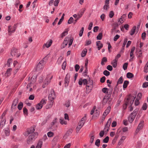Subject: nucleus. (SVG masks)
Listing matches in <instances>:
<instances>
[{
	"mask_svg": "<svg viewBox=\"0 0 148 148\" xmlns=\"http://www.w3.org/2000/svg\"><path fill=\"white\" fill-rule=\"evenodd\" d=\"M34 131L35 129L33 127H31L27 130V133L29 136L27 139V142L29 145L31 144L32 143L38 135V134L36 132H34Z\"/></svg>",
	"mask_w": 148,
	"mask_h": 148,
	"instance_id": "1",
	"label": "nucleus"
},
{
	"mask_svg": "<svg viewBox=\"0 0 148 148\" xmlns=\"http://www.w3.org/2000/svg\"><path fill=\"white\" fill-rule=\"evenodd\" d=\"M135 97L134 96H132L129 95L127 99L125 101V104L126 107L125 109L127 108V105L132 106L133 104Z\"/></svg>",
	"mask_w": 148,
	"mask_h": 148,
	"instance_id": "2",
	"label": "nucleus"
},
{
	"mask_svg": "<svg viewBox=\"0 0 148 148\" xmlns=\"http://www.w3.org/2000/svg\"><path fill=\"white\" fill-rule=\"evenodd\" d=\"M86 119V114H85L84 116L83 117L81 120L79 122L78 125L76 127V131H79L81 128L84 125L85 121Z\"/></svg>",
	"mask_w": 148,
	"mask_h": 148,
	"instance_id": "3",
	"label": "nucleus"
},
{
	"mask_svg": "<svg viewBox=\"0 0 148 148\" xmlns=\"http://www.w3.org/2000/svg\"><path fill=\"white\" fill-rule=\"evenodd\" d=\"M52 77L53 75L51 74H49L47 75L42 85V87L43 88H45L48 85V84L50 82Z\"/></svg>",
	"mask_w": 148,
	"mask_h": 148,
	"instance_id": "4",
	"label": "nucleus"
},
{
	"mask_svg": "<svg viewBox=\"0 0 148 148\" xmlns=\"http://www.w3.org/2000/svg\"><path fill=\"white\" fill-rule=\"evenodd\" d=\"M138 111V110L136 109L130 115L128 118V121L130 123H132L134 121Z\"/></svg>",
	"mask_w": 148,
	"mask_h": 148,
	"instance_id": "5",
	"label": "nucleus"
},
{
	"mask_svg": "<svg viewBox=\"0 0 148 148\" xmlns=\"http://www.w3.org/2000/svg\"><path fill=\"white\" fill-rule=\"evenodd\" d=\"M46 58V57H45L42 60L40 61L38 64L36 68V70L37 71H38L42 69L45 63V60Z\"/></svg>",
	"mask_w": 148,
	"mask_h": 148,
	"instance_id": "6",
	"label": "nucleus"
},
{
	"mask_svg": "<svg viewBox=\"0 0 148 148\" xmlns=\"http://www.w3.org/2000/svg\"><path fill=\"white\" fill-rule=\"evenodd\" d=\"M11 56L13 57H18L21 54L18 52L17 49L16 48H13L11 51Z\"/></svg>",
	"mask_w": 148,
	"mask_h": 148,
	"instance_id": "7",
	"label": "nucleus"
},
{
	"mask_svg": "<svg viewBox=\"0 0 148 148\" xmlns=\"http://www.w3.org/2000/svg\"><path fill=\"white\" fill-rule=\"evenodd\" d=\"M112 120L110 118L109 119L104 129V130L106 132H107L109 130V127L110 125Z\"/></svg>",
	"mask_w": 148,
	"mask_h": 148,
	"instance_id": "8",
	"label": "nucleus"
},
{
	"mask_svg": "<svg viewBox=\"0 0 148 148\" xmlns=\"http://www.w3.org/2000/svg\"><path fill=\"white\" fill-rule=\"evenodd\" d=\"M70 75L69 73H67L64 78L65 86L66 87L68 86L70 81Z\"/></svg>",
	"mask_w": 148,
	"mask_h": 148,
	"instance_id": "9",
	"label": "nucleus"
},
{
	"mask_svg": "<svg viewBox=\"0 0 148 148\" xmlns=\"http://www.w3.org/2000/svg\"><path fill=\"white\" fill-rule=\"evenodd\" d=\"M55 98V93L54 91L53 90L51 91L49 96L48 98L50 101H53V100Z\"/></svg>",
	"mask_w": 148,
	"mask_h": 148,
	"instance_id": "10",
	"label": "nucleus"
},
{
	"mask_svg": "<svg viewBox=\"0 0 148 148\" xmlns=\"http://www.w3.org/2000/svg\"><path fill=\"white\" fill-rule=\"evenodd\" d=\"M16 24H14L12 28H11V26L8 27V32L9 33L11 34L12 33H14L15 31L16 28Z\"/></svg>",
	"mask_w": 148,
	"mask_h": 148,
	"instance_id": "11",
	"label": "nucleus"
},
{
	"mask_svg": "<svg viewBox=\"0 0 148 148\" xmlns=\"http://www.w3.org/2000/svg\"><path fill=\"white\" fill-rule=\"evenodd\" d=\"M85 8H83L82 9L80 10L77 14V19H79L82 16L83 14H84L85 11Z\"/></svg>",
	"mask_w": 148,
	"mask_h": 148,
	"instance_id": "12",
	"label": "nucleus"
},
{
	"mask_svg": "<svg viewBox=\"0 0 148 148\" xmlns=\"http://www.w3.org/2000/svg\"><path fill=\"white\" fill-rule=\"evenodd\" d=\"M18 103V98H15L13 101L12 104V108H15L16 107V106Z\"/></svg>",
	"mask_w": 148,
	"mask_h": 148,
	"instance_id": "13",
	"label": "nucleus"
},
{
	"mask_svg": "<svg viewBox=\"0 0 148 148\" xmlns=\"http://www.w3.org/2000/svg\"><path fill=\"white\" fill-rule=\"evenodd\" d=\"M52 40H50L47 42L46 44H44L43 46V48H44L45 47H46L47 48H48L50 47L52 43Z\"/></svg>",
	"mask_w": 148,
	"mask_h": 148,
	"instance_id": "14",
	"label": "nucleus"
},
{
	"mask_svg": "<svg viewBox=\"0 0 148 148\" xmlns=\"http://www.w3.org/2000/svg\"><path fill=\"white\" fill-rule=\"evenodd\" d=\"M96 45L97 46L98 49L100 50L103 47V44L100 41L96 42Z\"/></svg>",
	"mask_w": 148,
	"mask_h": 148,
	"instance_id": "15",
	"label": "nucleus"
},
{
	"mask_svg": "<svg viewBox=\"0 0 148 148\" xmlns=\"http://www.w3.org/2000/svg\"><path fill=\"white\" fill-rule=\"evenodd\" d=\"M90 139L89 140L90 142L91 143H93L94 138L95 135L94 133H91L90 135Z\"/></svg>",
	"mask_w": 148,
	"mask_h": 148,
	"instance_id": "16",
	"label": "nucleus"
},
{
	"mask_svg": "<svg viewBox=\"0 0 148 148\" xmlns=\"http://www.w3.org/2000/svg\"><path fill=\"white\" fill-rule=\"evenodd\" d=\"M110 107L108 106L106 108L104 112L103 113V116H106L110 112Z\"/></svg>",
	"mask_w": 148,
	"mask_h": 148,
	"instance_id": "17",
	"label": "nucleus"
},
{
	"mask_svg": "<svg viewBox=\"0 0 148 148\" xmlns=\"http://www.w3.org/2000/svg\"><path fill=\"white\" fill-rule=\"evenodd\" d=\"M6 119H1L0 123V128H2L5 124Z\"/></svg>",
	"mask_w": 148,
	"mask_h": 148,
	"instance_id": "18",
	"label": "nucleus"
},
{
	"mask_svg": "<svg viewBox=\"0 0 148 148\" xmlns=\"http://www.w3.org/2000/svg\"><path fill=\"white\" fill-rule=\"evenodd\" d=\"M72 130L71 129H69L68 130L66 133V134L64 136V137H66V138L68 136L71 135L72 133Z\"/></svg>",
	"mask_w": 148,
	"mask_h": 148,
	"instance_id": "19",
	"label": "nucleus"
},
{
	"mask_svg": "<svg viewBox=\"0 0 148 148\" xmlns=\"http://www.w3.org/2000/svg\"><path fill=\"white\" fill-rule=\"evenodd\" d=\"M53 101H50L48 103L46 106L45 108L46 109H48L51 108L53 105Z\"/></svg>",
	"mask_w": 148,
	"mask_h": 148,
	"instance_id": "20",
	"label": "nucleus"
},
{
	"mask_svg": "<svg viewBox=\"0 0 148 148\" xmlns=\"http://www.w3.org/2000/svg\"><path fill=\"white\" fill-rule=\"evenodd\" d=\"M68 30L67 29H66L65 31L64 32L60 35L61 37L62 38H63L64 36H65L66 35H67L68 33Z\"/></svg>",
	"mask_w": 148,
	"mask_h": 148,
	"instance_id": "21",
	"label": "nucleus"
},
{
	"mask_svg": "<svg viewBox=\"0 0 148 148\" xmlns=\"http://www.w3.org/2000/svg\"><path fill=\"white\" fill-rule=\"evenodd\" d=\"M136 29V27L135 26H134L131 29L130 32V34L132 36L134 34L135 32Z\"/></svg>",
	"mask_w": 148,
	"mask_h": 148,
	"instance_id": "22",
	"label": "nucleus"
},
{
	"mask_svg": "<svg viewBox=\"0 0 148 148\" xmlns=\"http://www.w3.org/2000/svg\"><path fill=\"white\" fill-rule=\"evenodd\" d=\"M117 61L114 60L111 62V64L113 66L114 68H116L117 66Z\"/></svg>",
	"mask_w": 148,
	"mask_h": 148,
	"instance_id": "23",
	"label": "nucleus"
},
{
	"mask_svg": "<svg viewBox=\"0 0 148 148\" xmlns=\"http://www.w3.org/2000/svg\"><path fill=\"white\" fill-rule=\"evenodd\" d=\"M69 38L68 37H66L64 38L63 43L65 45L67 46L68 43V41H69Z\"/></svg>",
	"mask_w": 148,
	"mask_h": 148,
	"instance_id": "24",
	"label": "nucleus"
},
{
	"mask_svg": "<svg viewBox=\"0 0 148 148\" xmlns=\"http://www.w3.org/2000/svg\"><path fill=\"white\" fill-rule=\"evenodd\" d=\"M42 145V141L40 140L38 143L36 148H41Z\"/></svg>",
	"mask_w": 148,
	"mask_h": 148,
	"instance_id": "25",
	"label": "nucleus"
},
{
	"mask_svg": "<svg viewBox=\"0 0 148 148\" xmlns=\"http://www.w3.org/2000/svg\"><path fill=\"white\" fill-rule=\"evenodd\" d=\"M60 122L61 124L62 125H66L67 124L66 121H65V120L63 118H61L60 119Z\"/></svg>",
	"mask_w": 148,
	"mask_h": 148,
	"instance_id": "26",
	"label": "nucleus"
},
{
	"mask_svg": "<svg viewBox=\"0 0 148 148\" xmlns=\"http://www.w3.org/2000/svg\"><path fill=\"white\" fill-rule=\"evenodd\" d=\"M92 87H90L89 85L86 86V92L87 93H89L91 91Z\"/></svg>",
	"mask_w": 148,
	"mask_h": 148,
	"instance_id": "27",
	"label": "nucleus"
},
{
	"mask_svg": "<svg viewBox=\"0 0 148 148\" xmlns=\"http://www.w3.org/2000/svg\"><path fill=\"white\" fill-rule=\"evenodd\" d=\"M126 138V137L125 136H123L121 137V138L120 139V140L119 141L118 143V144L119 145H120L122 144L123 142L124 141V140Z\"/></svg>",
	"mask_w": 148,
	"mask_h": 148,
	"instance_id": "28",
	"label": "nucleus"
},
{
	"mask_svg": "<svg viewBox=\"0 0 148 148\" xmlns=\"http://www.w3.org/2000/svg\"><path fill=\"white\" fill-rule=\"evenodd\" d=\"M129 83V82L128 81L125 80L124 81L123 85V88H127Z\"/></svg>",
	"mask_w": 148,
	"mask_h": 148,
	"instance_id": "29",
	"label": "nucleus"
},
{
	"mask_svg": "<svg viewBox=\"0 0 148 148\" xmlns=\"http://www.w3.org/2000/svg\"><path fill=\"white\" fill-rule=\"evenodd\" d=\"M47 102V100L44 99H41L39 103L42 105V106L43 105L46 104Z\"/></svg>",
	"mask_w": 148,
	"mask_h": 148,
	"instance_id": "30",
	"label": "nucleus"
},
{
	"mask_svg": "<svg viewBox=\"0 0 148 148\" xmlns=\"http://www.w3.org/2000/svg\"><path fill=\"white\" fill-rule=\"evenodd\" d=\"M87 52V49H84L81 53V56L83 57H84L86 56Z\"/></svg>",
	"mask_w": 148,
	"mask_h": 148,
	"instance_id": "31",
	"label": "nucleus"
},
{
	"mask_svg": "<svg viewBox=\"0 0 148 148\" xmlns=\"http://www.w3.org/2000/svg\"><path fill=\"white\" fill-rule=\"evenodd\" d=\"M143 121H141L138 125L137 128H138L140 130L142 128L143 126Z\"/></svg>",
	"mask_w": 148,
	"mask_h": 148,
	"instance_id": "32",
	"label": "nucleus"
},
{
	"mask_svg": "<svg viewBox=\"0 0 148 148\" xmlns=\"http://www.w3.org/2000/svg\"><path fill=\"white\" fill-rule=\"evenodd\" d=\"M107 58L106 57H104L101 60V64L102 65H103L104 64V62H107Z\"/></svg>",
	"mask_w": 148,
	"mask_h": 148,
	"instance_id": "33",
	"label": "nucleus"
},
{
	"mask_svg": "<svg viewBox=\"0 0 148 148\" xmlns=\"http://www.w3.org/2000/svg\"><path fill=\"white\" fill-rule=\"evenodd\" d=\"M23 103L21 102H20L18 106V108L19 110H21L22 109L23 107Z\"/></svg>",
	"mask_w": 148,
	"mask_h": 148,
	"instance_id": "34",
	"label": "nucleus"
},
{
	"mask_svg": "<svg viewBox=\"0 0 148 148\" xmlns=\"http://www.w3.org/2000/svg\"><path fill=\"white\" fill-rule=\"evenodd\" d=\"M126 76L128 78H131L133 77L134 75L133 74L129 72L127 73Z\"/></svg>",
	"mask_w": 148,
	"mask_h": 148,
	"instance_id": "35",
	"label": "nucleus"
},
{
	"mask_svg": "<svg viewBox=\"0 0 148 148\" xmlns=\"http://www.w3.org/2000/svg\"><path fill=\"white\" fill-rule=\"evenodd\" d=\"M123 77L122 76H121L120 77L119 79L117 82V85H118V84H121L123 83Z\"/></svg>",
	"mask_w": 148,
	"mask_h": 148,
	"instance_id": "36",
	"label": "nucleus"
},
{
	"mask_svg": "<svg viewBox=\"0 0 148 148\" xmlns=\"http://www.w3.org/2000/svg\"><path fill=\"white\" fill-rule=\"evenodd\" d=\"M7 112V111H6V110L3 113V114H2V115L1 116V119L3 120L4 119H5V118L4 117V116L6 114Z\"/></svg>",
	"mask_w": 148,
	"mask_h": 148,
	"instance_id": "37",
	"label": "nucleus"
},
{
	"mask_svg": "<svg viewBox=\"0 0 148 148\" xmlns=\"http://www.w3.org/2000/svg\"><path fill=\"white\" fill-rule=\"evenodd\" d=\"M100 143V140L99 139H97L95 142V145L99 147Z\"/></svg>",
	"mask_w": 148,
	"mask_h": 148,
	"instance_id": "38",
	"label": "nucleus"
},
{
	"mask_svg": "<svg viewBox=\"0 0 148 148\" xmlns=\"http://www.w3.org/2000/svg\"><path fill=\"white\" fill-rule=\"evenodd\" d=\"M102 37V34L101 33H99L97 37V40H101Z\"/></svg>",
	"mask_w": 148,
	"mask_h": 148,
	"instance_id": "39",
	"label": "nucleus"
},
{
	"mask_svg": "<svg viewBox=\"0 0 148 148\" xmlns=\"http://www.w3.org/2000/svg\"><path fill=\"white\" fill-rule=\"evenodd\" d=\"M42 105L39 103L36 105V108L37 110H39L41 109L42 108Z\"/></svg>",
	"mask_w": 148,
	"mask_h": 148,
	"instance_id": "40",
	"label": "nucleus"
},
{
	"mask_svg": "<svg viewBox=\"0 0 148 148\" xmlns=\"http://www.w3.org/2000/svg\"><path fill=\"white\" fill-rule=\"evenodd\" d=\"M47 135L48 137H51L53 136L54 134L53 132L50 131L47 133Z\"/></svg>",
	"mask_w": 148,
	"mask_h": 148,
	"instance_id": "41",
	"label": "nucleus"
},
{
	"mask_svg": "<svg viewBox=\"0 0 148 148\" xmlns=\"http://www.w3.org/2000/svg\"><path fill=\"white\" fill-rule=\"evenodd\" d=\"M10 133V130L9 128H7L5 130V134L6 136H8L9 135Z\"/></svg>",
	"mask_w": 148,
	"mask_h": 148,
	"instance_id": "42",
	"label": "nucleus"
},
{
	"mask_svg": "<svg viewBox=\"0 0 148 148\" xmlns=\"http://www.w3.org/2000/svg\"><path fill=\"white\" fill-rule=\"evenodd\" d=\"M109 140V137L108 136H106L103 140V142L104 143H108V142Z\"/></svg>",
	"mask_w": 148,
	"mask_h": 148,
	"instance_id": "43",
	"label": "nucleus"
},
{
	"mask_svg": "<svg viewBox=\"0 0 148 148\" xmlns=\"http://www.w3.org/2000/svg\"><path fill=\"white\" fill-rule=\"evenodd\" d=\"M118 25L117 23H114L113 24V28L112 29V32H113L114 30L118 27Z\"/></svg>",
	"mask_w": 148,
	"mask_h": 148,
	"instance_id": "44",
	"label": "nucleus"
},
{
	"mask_svg": "<svg viewBox=\"0 0 148 148\" xmlns=\"http://www.w3.org/2000/svg\"><path fill=\"white\" fill-rule=\"evenodd\" d=\"M73 40V38H71L70 39L69 38V47H70L72 44Z\"/></svg>",
	"mask_w": 148,
	"mask_h": 148,
	"instance_id": "45",
	"label": "nucleus"
},
{
	"mask_svg": "<svg viewBox=\"0 0 148 148\" xmlns=\"http://www.w3.org/2000/svg\"><path fill=\"white\" fill-rule=\"evenodd\" d=\"M127 38H125L124 39V42L123 44V49L124 50L125 49V47L126 45V44L127 43Z\"/></svg>",
	"mask_w": 148,
	"mask_h": 148,
	"instance_id": "46",
	"label": "nucleus"
},
{
	"mask_svg": "<svg viewBox=\"0 0 148 148\" xmlns=\"http://www.w3.org/2000/svg\"><path fill=\"white\" fill-rule=\"evenodd\" d=\"M103 73L106 76H108L110 74V72L107 70L104 71L103 72Z\"/></svg>",
	"mask_w": 148,
	"mask_h": 148,
	"instance_id": "47",
	"label": "nucleus"
},
{
	"mask_svg": "<svg viewBox=\"0 0 148 148\" xmlns=\"http://www.w3.org/2000/svg\"><path fill=\"white\" fill-rule=\"evenodd\" d=\"M128 63H125L123 65V68L124 70H125L127 68Z\"/></svg>",
	"mask_w": 148,
	"mask_h": 148,
	"instance_id": "48",
	"label": "nucleus"
},
{
	"mask_svg": "<svg viewBox=\"0 0 148 148\" xmlns=\"http://www.w3.org/2000/svg\"><path fill=\"white\" fill-rule=\"evenodd\" d=\"M108 89L106 88H102V91L105 93H108Z\"/></svg>",
	"mask_w": 148,
	"mask_h": 148,
	"instance_id": "49",
	"label": "nucleus"
},
{
	"mask_svg": "<svg viewBox=\"0 0 148 148\" xmlns=\"http://www.w3.org/2000/svg\"><path fill=\"white\" fill-rule=\"evenodd\" d=\"M84 28L83 27H82L79 32V36H80L81 37L82 36L84 32Z\"/></svg>",
	"mask_w": 148,
	"mask_h": 148,
	"instance_id": "50",
	"label": "nucleus"
},
{
	"mask_svg": "<svg viewBox=\"0 0 148 148\" xmlns=\"http://www.w3.org/2000/svg\"><path fill=\"white\" fill-rule=\"evenodd\" d=\"M147 105L146 103H145L143 104V106L142 108L143 110H145L147 108Z\"/></svg>",
	"mask_w": 148,
	"mask_h": 148,
	"instance_id": "51",
	"label": "nucleus"
},
{
	"mask_svg": "<svg viewBox=\"0 0 148 148\" xmlns=\"http://www.w3.org/2000/svg\"><path fill=\"white\" fill-rule=\"evenodd\" d=\"M105 131L103 130L101 131L99 133V135L100 137H101L103 136Z\"/></svg>",
	"mask_w": 148,
	"mask_h": 148,
	"instance_id": "52",
	"label": "nucleus"
},
{
	"mask_svg": "<svg viewBox=\"0 0 148 148\" xmlns=\"http://www.w3.org/2000/svg\"><path fill=\"white\" fill-rule=\"evenodd\" d=\"M73 18L72 17H71L68 20V23L69 24H70L73 22Z\"/></svg>",
	"mask_w": 148,
	"mask_h": 148,
	"instance_id": "53",
	"label": "nucleus"
},
{
	"mask_svg": "<svg viewBox=\"0 0 148 148\" xmlns=\"http://www.w3.org/2000/svg\"><path fill=\"white\" fill-rule=\"evenodd\" d=\"M35 81H36V79H34V80L32 82L30 81L29 82L30 83H29L28 84H27V88H28L30 87L31 84H33L35 82Z\"/></svg>",
	"mask_w": 148,
	"mask_h": 148,
	"instance_id": "54",
	"label": "nucleus"
},
{
	"mask_svg": "<svg viewBox=\"0 0 148 148\" xmlns=\"http://www.w3.org/2000/svg\"><path fill=\"white\" fill-rule=\"evenodd\" d=\"M114 15V12L112 11H111L110 12L109 14V16L110 17V18H112L113 17Z\"/></svg>",
	"mask_w": 148,
	"mask_h": 148,
	"instance_id": "55",
	"label": "nucleus"
},
{
	"mask_svg": "<svg viewBox=\"0 0 148 148\" xmlns=\"http://www.w3.org/2000/svg\"><path fill=\"white\" fill-rule=\"evenodd\" d=\"M143 87L145 88L148 86V82H145L143 84Z\"/></svg>",
	"mask_w": 148,
	"mask_h": 148,
	"instance_id": "56",
	"label": "nucleus"
},
{
	"mask_svg": "<svg viewBox=\"0 0 148 148\" xmlns=\"http://www.w3.org/2000/svg\"><path fill=\"white\" fill-rule=\"evenodd\" d=\"M139 99L138 98H136L135 102V106H138L139 104Z\"/></svg>",
	"mask_w": 148,
	"mask_h": 148,
	"instance_id": "57",
	"label": "nucleus"
},
{
	"mask_svg": "<svg viewBox=\"0 0 148 148\" xmlns=\"http://www.w3.org/2000/svg\"><path fill=\"white\" fill-rule=\"evenodd\" d=\"M120 37L119 35L116 34V35L114 37V41H116Z\"/></svg>",
	"mask_w": 148,
	"mask_h": 148,
	"instance_id": "58",
	"label": "nucleus"
},
{
	"mask_svg": "<svg viewBox=\"0 0 148 148\" xmlns=\"http://www.w3.org/2000/svg\"><path fill=\"white\" fill-rule=\"evenodd\" d=\"M109 8V5L105 4L103 6V9L106 10H108Z\"/></svg>",
	"mask_w": 148,
	"mask_h": 148,
	"instance_id": "59",
	"label": "nucleus"
},
{
	"mask_svg": "<svg viewBox=\"0 0 148 148\" xmlns=\"http://www.w3.org/2000/svg\"><path fill=\"white\" fill-rule=\"evenodd\" d=\"M95 116L97 117L99 116V111L97 110H96L95 112Z\"/></svg>",
	"mask_w": 148,
	"mask_h": 148,
	"instance_id": "60",
	"label": "nucleus"
},
{
	"mask_svg": "<svg viewBox=\"0 0 148 148\" xmlns=\"http://www.w3.org/2000/svg\"><path fill=\"white\" fill-rule=\"evenodd\" d=\"M106 79V77L105 76H103L101 77L100 79V82H101L103 83L105 82Z\"/></svg>",
	"mask_w": 148,
	"mask_h": 148,
	"instance_id": "61",
	"label": "nucleus"
},
{
	"mask_svg": "<svg viewBox=\"0 0 148 148\" xmlns=\"http://www.w3.org/2000/svg\"><path fill=\"white\" fill-rule=\"evenodd\" d=\"M107 69L109 71H111L112 70V67L111 66L109 65L107 67Z\"/></svg>",
	"mask_w": 148,
	"mask_h": 148,
	"instance_id": "62",
	"label": "nucleus"
},
{
	"mask_svg": "<svg viewBox=\"0 0 148 148\" xmlns=\"http://www.w3.org/2000/svg\"><path fill=\"white\" fill-rule=\"evenodd\" d=\"M59 1H60L59 0H55L54 2V5L56 6H57Z\"/></svg>",
	"mask_w": 148,
	"mask_h": 148,
	"instance_id": "63",
	"label": "nucleus"
},
{
	"mask_svg": "<svg viewBox=\"0 0 148 148\" xmlns=\"http://www.w3.org/2000/svg\"><path fill=\"white\" fill-rule=\"evenodd\" d=\"M83 83L84 85H86L88 84V81L86 79H82Z\"/></svg>",
	"mask_w": 148,
	"mask_h": 148,
	"instance_id": "64",
	"label": "nucleus"
}]
</instances>
